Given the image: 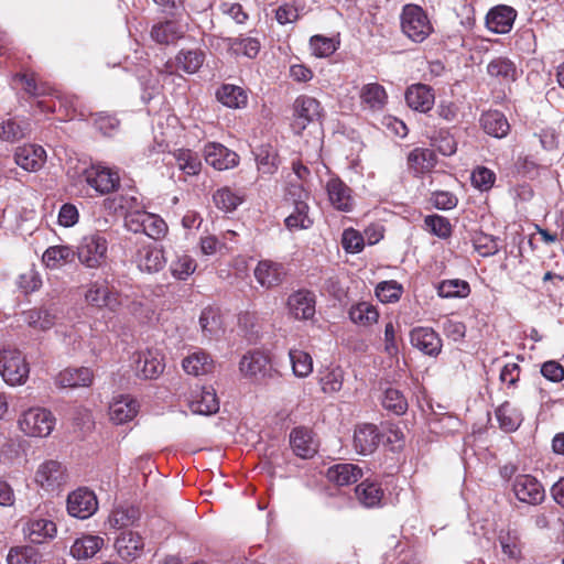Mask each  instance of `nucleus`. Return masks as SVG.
Segmentation results:
<instances>
[{"label":"nucleus","mask_w":564,"mask_h":564,"mask_svg":"<svg viewBox=\"0 0 564 564\" xmlns=\"http://www.w3.org/2000/svg\"><path fill=\"white\" fill-rule=\"evenodd\" d=\"M400 28L401 32L414 43L424 42L434 32L427 12L415 3H406L402 7Z\"/></svg>","instance_id":"obj_1"},{"label":"nucleus","mask_w":564,"mask_h":564,"mask_svg":"<svg viewBox=\"0 0 564 564\" xmlns=\"http://www.w3.org/2000/svg\"><path fill=\"white\" fill-rule=\"evenodd\" d=\"M310 194L301 185H291L285 200L293 206V210L285 218V227L291 230L307 229L313 225V220L308 216L310 206L307 200Z\"/></svg>","instance_id":"obj_2"},{"label":"nucleus","mask_w":564,"mask_h":564,"mask_svg":"<svg viewBox=\"0 0 564 564\" xmlns=\"http://www.w3.org/2000/svg\"><path fill=\"white\" fill-rule=\"evenodd\" d=\"M0 373L10 386H21L26 382L30 373L25 357L18 349L0 350Z\"/></svg>","instance_id":"obj_3"},{"label":"nucleus","mask_w":564,"mask_h":564,"mask_svg":"<svg viewBox=\"0 0 564 564\" xmlns=\"http://www.w3.org/2000/svg\"><path fill=\"white\" fill-rule=\"evenodd\" d=\"M18 425L28 436L46 437L54 430L55 417L44 408H30L21 414Z\"/></svg>","instance_id":"obj_4"},{"label":"nucleus","mask_w":564,"mask_h":564,"mask_svg":"<svg viewBox=\"0 0 564 564\" xmlns=\"http://www.w3.org/2000/svg\"><path fill=\"white\" fill-rule=\"evenodd\" d=\"M108 241L99 235L85 236L77 247L79 262L89 269H98L107 263Z\"/></svg>","instance_id":"obj_5"},{"label":"nucleus","mask_w":564,"mask_h":564,"mask_svg":"<svg viewBox=\"0 0 564 564\" xmlns=\"http://www.w3.org/2000/svg\"><path fill=\"white\" fill-rule=\"evenodd\" d=\"M85 301L98 310L107 308L116 312L121 306V293L108 280L94 281L87 285Z\"/></svg>","instance_id":"obj_6"},{"label":"nucleus","mask_w":564,"mask_h":564,"mask_svg":"<svg viewBox=\"0 0 564 564\" xmlns=\"http://www.w3.org/2000/svg\"><path fill=\"white\" fill-rule=\"evenodd\" d=\"M323 107L321 102L311 96L301 95L293 102L292 129L301 134L308 124L321 121Z\"/></svg>","instance_id":"obj_7"},{"label":"nucleus","mask_w":564,"mask_h":564,"mask_svg":"<svg viewBox=\"0 0 564 564\" xmlns=\"http://www.w3.org/2000/svg\"><path fill=\"white\" fill-rule=\"evenodd\" d=\"M85 182L99 195L116 192L120 186V176L117 171L101 164H91L84 170Z\"/></svg>","instance_id":"obj_8"},{"label":"nucleus","mask_w":564,"mask_h":564,"mask_svg":"<svg viewBox=\"0 0 564 564\" xmlns=\"http://www.w3.org/2000/svg\"><path fill=\"white\" fill-rule=\"evenodd\" d=\"M512 491L519 501L531 506L541 505L545 499L543 485L529 474H521L514 477Z\"/></svg>","instance_id":"obj_9"},{"label":"nucleus","mask_w":564,"mask_h":564,"mask_svg":"<svg viewBox=\"0 0 564 564\" xmlns=\"http://www.w3.org/2000/svg\"><path fill=\"white\" fill-rule=\"evenodd\" d=\"M67 479L66 467L54 459L42 463L35 473V482L46 491L59 489L67 482Z\"/></svg>","instance_id":"obj_10"},{"label":"nucleus","mask_w":564,"mask_h":564,"mask_svg":"<svg viewBox=\"0 0 564 564\" xmlns=\"http://www.w3.org/2000/svg\"><path fill=\"white\" fill-rule=\"evenodd\" d=\"M165 364L156 350L147 349L133 355V370L142 380L158 379L164 371Z\"/></svg>","instance_id":"obj_11"},{"label":"nucleus","mask_w":564,"mask_h":564,"mask_svg":"<svg viewBox=\"0 0 564 564\" xmlns=\"http://www.w3.org/2000/svg\"><path fill=\"white\" fill-rule=\"evenodd\" d=\"M132 259L141 271L148 273L159 272L166 262L162 248L144 241L137 243V250Z\"/></svg>","instance_id":"obj_12"},{"label":"nucleus","mask_w":564,"mask_h":564,"mask_svg":"<svg viewBox=\"0 0 564 564\" xmlns=\"http://www.w3.org/2000/svg\"><path fill=\"white\" fill-rule=\"evenodd\" d=\"M24 536L34 544H43L52 541L57 534L56 523L40 516L30 517L23 524Z\"/></svg>","instance_id":"obj_13"},{"label":"nucleus","mask_w":564,"mask_h":564,"mask_svg":"<svg viewBox=\"0 0 564 564\" xmlns=\"http://www.w3.org/2000/svg\"><path fill=\"white\" fill-rule=\"evenodd\" d=\"M187 405L195 414L212 415L218 412L219 401L213 387H196L187 397Z\"/></svg>","instance_id":"obj_14"},{"label":"nucleus","mask_w":564,"mask_h":564,"mask_svg":"<svg viewBox=\"0 0 564 564\" xmlns=\"http://www.w3.org/2000/svg\"><path fill=\"white\" fill-rule=\"evenodd\" d=\"M98 509V501L94 491L79 488L67 497V511L72 517L87 519Z\"/></svg>","instance_id":"obj_15"},{"label":"nucleus","mask_w":564,"mask_h":564,"mask_svg":"<svg viewBox=\"0 0 564 564\" xmlns=\"http://www.w3.org/2000/svg\"><path fill=\"white\" fill-rule=\"evenodd\" d=\"M316 297L310 290H297L286 301L289 314L295 319L307 321L315 315Z\"/></svg>","instance_id":"obj_16"},{"label":"nucleus","mask_w":564,"mask_h":564,"mask_svg":"<svg viewBox=\"0 0 564 564\" xmlns=\"http://www.w3.org/2000/svg\"><path fill=\"white\" fill-rule=\"evenodd\" d=\"M204 158L215 170L225 171L239 164V155L218 142H208L204 147Z\"/></svg>","instance_id":"obj_17"},{"label":"nucleus","mask_w":564,"mask_h":564,"mask_svg":"<svg viewBox=\"0 0 564 564\" xmlns=\"http://www.w3.org/2000/svg\"><path fill=\"white\" fill-rule=\"evenodd\" d=\"M518 17L514 8L507 4L492 7L486 14V28L496 34H507L512 30L513 23Z\"/></svg>","instance_id":"obj_18"},{"label":"nucleus","mask_w":564,"mask_h":564,"mask_svg":"<svg viewBox=\"0 0 564 564\" xmlns=\"http://www.w3.org/2000/svg\"><path fill=\"white\" fill-rule=\"evenodd\" d=\"M14 162L28 172H37L46 162V151L40 144L24 143L14 150Z\"/></svg>","instance_id":"obj_19"},{"label":"nucleus","mask_w":564,"mask_h":564,"mask_svg":"<svg viewBox=\"0 0 564 564\" xmlns=\"http://www.w3.org/2000/svg\"><path fill=\"white\" fill-rule=\"evenodd\" d=\"M286 273L284 264L272 260L259 261L253 272L257 282L265 289L282 284Z\"/></svg>","instance_id":"obj_20"},{"label":"nucleus","mask_w":564,"mask_h":564,"mask_svg":"<svg viewBox=\"0 0 564 564\" xmlns=\"http://www.w3.org/2000/svg\"><path fill=\"white\" fill-rule=\"evenodd\" d=\"M326 192L332 206L340 212H350L354 207L351 188L338 176H332L326 183Z\"/></svg>","instance_id":"obj_21"},{"label":"nucleus","mask_w":564,"mask_h":564,"mask_svg":"<svg viewBox=\"0 0 564 564\" xmlns=\"http://www.w3.org/2000/svg\"><path fill=\"white\" fill-rule=\"evenodd\" d=\"M47 96L48 98L37 101V108L41 112L56 113L61 121H67L74 117L76 109L72 97L54 95L53 91Z\"/></svg>","instance_id":"obj_22"},{"label":"nucleus","mask_w":564,"mask_h":564,"mask_svg":"<svg viewBox=\"0 0 564 564\" xmlns=\"http://www.w3.org/2000/svg\"><path fill=\"white\" fill-rule=\"evenodd\" d=\"M487 74L501 85H510L519 78L521 70L509 57L497 56L488 63Z\"/></svg>","instance_id":"obj_23"},{"label":"nucleus","mask_w":564,"mask_h":564,"mask_svg":"<svg viewBox=\"0 0 564 564\" xmlns=\"http://www.w3.org/2000/svg\"><path fill=\"white\" fill-rule=\"evenodd\" d=\"M413 347L429 356H437L442 350V339L431 327H415L410 333Z\"/></svg>","instance_id":"obj_24"},{"label":"nucleus","mask_w":564,"mask_h":564,"mask_svg":"<svg viewBox=\"0 0 564 564\" xmlns=\"http://www.w3.org/2000/svg\"><path fill=\"white\" fill-rule=\"evenodd\" d=\"M381 441L377 425L371 423L359 424L354 433V447L358 454L368 455L376 451Z\"/></svg>","instance_id":"obj_25"},{"label":"nucleus","mask_w":564,"mask_h":564,"mask_svg":"<svg viewBox=\"0 0 564 564\" xmlns=\"http://www.w3.org/2000/svg\"><path fill=\"white\" fill-rule=\"evenodd\" d=\"M290 445L294 454L303 459L312 458L317 453L318 447L312 430L303 426L291 431Z\"/></svg>","instance_id":"obj_26"},{"label":"nucleus","mask_w":564,"mask_h":564,"mask_svg":"<svg viewBox=\"0 0 564 564\" xmlns=\"http://www.w3.org/2000/svg\"><path fill=\"white\" fill-rule=\"evenodd\" d=\"M239 368L246 377L263 378L271 370V360L263 351H249L241 358Z\"/></svg>","instance_id":"obj_27"},{"label":"nucleus","mask_w":564,"mask_h":564,"mask_svg":"<svg viewBox=\"0 0 564 564\" xmlns=\"http://www.w3.org/2000/svg\"><path fill=\"white\" fill-rule=\"evenodd\" d=\"M405 101L411 109L425 113L434 106V90L425 84L411 85L406 88Z\"/></svg>","instance_id":"obj_28"},{"label":"nucleus","mask_w":564,"mask_h":564,"mask_svg":"<svg viewBox=\"0 0 564 564\" xmlns=\"http://www.w3.org/2000/svg\"><path fill=\"white\" fill-rule=\"evenodd\" d=\"M118 555L127 561L131 562L141 556L144 549L143 538L133 531H123L116 539L115 543Z\"/></svg>","instance_id":"obj_29"},{"label":"nucleus","mask_w":564,"mask_h":564,"mask_svg":"<svg viewBox=\"0 0 564 564\" xmlns=\"http://www.w3.org/2000/svg\"><path fill=\"white\" fill-rule=\"evenodd\" d=\"M360 106L364 110L378 112L383 110L388 101L386 88L379 83H369L359 91Z\"/></svg>","instance_id":"obj_30"},{"label":"nucleus","mask_w":564,"mask_h":564,"mask_svg":"<svg viewBox=\"0 0 564 564\" xmlns=\"http://www.w3.org/2000/svg\"><path fill=\"white\" fill-rule=\"evenodd\" d=\"M94 380V372L90 368H66L55 377V384L58 388L89 387Z\"/></svg>","instance_id":"obj_31"},{"label":"nucleus","mask_w":564,"mask_h":564,"mask_svg":"<svg viewBox=\"0 0 564 564\" xmlns=\"http://www.w3.org/2000/svg\"><path fill=\"white\" fill-rule=\"evenodd\" d=\"M138 412V401L129 395H120L109 406V417L115 424H124L133 420Z\"/></svg>","instance_id":"obj_32"},{"label":"nucleus","mask_w":564,"mask_h":564,"mask_svg":"<svg viewBox=\"0 0 564 564\" xmlns=\"http://www.w3.org/2000/svg\"><path fill=\"white\" fill-rule=\"evenodd\" d=\"M437 163V156L433 150L415 148L408 154V166L415 175L431 172Z\"/></svg>","instance_id":"obj_33"},{"label":"nucleus","mask_w":564,"mask_h":564,"mask_svg":"<svg viewBox=\"0 0 564 564\" xmlns=\"http://www.w3.org/2000/svg\"><path fill=\"white\" fill-rule=\"evenodd\" d=\"M150 36L158 44L170 45L182 39L184 31L176 21L165 20L152 26Z\"/></svg>","instance_id":"obj_34"},{"label":"nucleus","mask_w":564,"mask_h":564,"mask_svg":"<svg viewBox=\"0 0 564 564\" xmlns=\"http://www.w3.org/2000/svg\"><path fill=\"white\" fill-rule=\"evenodd\" d=\"M482 130L495 138H505L510 131V124L506 116L499 110H489L479 119Z\"/></svg>","instance_id":"obj_35"},{"label":"nucleus","mask_w":564,"mask_h":564,"mask_svg":"<svg viewBox=\"0 0 564 564\" xmlns=\"http://www.w3.org/2000/svg\"><path fill=\"white\" fill-rule=\"evenodd\" d=\"M326 477L338 486H348L362 477V469L355 464H336L327 469Z\"/></svg>","instance_id":"obj_36"},{"label":"nucleus","mask_w":564,"mask_h":564,"mask_svg":"<svg viewBox=\"0 0 564 564\" xmlns=\"http://www.w3.org/2000/svg\"><path fill=\"white\" fill-rule=\"evenodd\" d=\"M345 372L340 366L325 367L318 371L317 380L325 394H335L343 388Z\"/></svg>","instance_id":"obj_37"},{"label":"nucleus","mask_w":564,"mask_h":564,"mask_svg":"<svg viewBox=\"0 0 564 564\" xmlns=\"http://www.w3.org/2000/svg\"><path fill=\"white\" fill-rule=\"evenodd\" d=\"M104 539L86 534L77 538L70 546V554L77 560H87L96 555L104 546Z\"/></svg>","instance_id":"obj_38"},{"label":"nucleus","mask_w":564,"mask_h":564,"mask_svg":"<svg viewBox=\"0 0 564 564\" xmlns=\"http://www.w3.org/2000/svg\"><path fill=\"white\" fill-rule=\"evenodd\" d=\"M216 98L224 106L232 109L245 108L248 104L247 93L239 86L224 84L216 91Z\"/></svg>","instance_id":"obj_39"},{"label":"nucleus","mask_w":564,"mask_h":564,"mask_svg":"<svg viewBox=\"0 0 564 564\" xmlns=\"http://www.w3.org/2000/svg\"><path fill=\"white\" fill-rule=\"evenodd\" d=\"M355 495L360 505L366 508H375L380 506L383 490L380 484L366 479L355 488Z\"/></svg>","instance_id":"obj_40"},{"label":"nucleus","mask_w":564,"mask_h":564,"mask_svg":"<svg viewBox=\"0 0 564 564\" xmlns=\"http://www.w3.org/2000/svg\"><path fill=\"white\" fill-rule=\"evenodd\" d=\"M182 367L186 373L197 377L212 372L214 361L207 352L198 350L184 358Z\"/></svg>","instance_id":"obj_41"},{"label":"nucleus","mask_w":564,"mask_h":564,"mask_svg":"<svg viewBox=\"0 0 564 564\" xmlns=\"http://www.w3.org/2000/svg\"><path fill=\"white\" fill-rule=\"evenodd\" d=\"M495 414L499 423V427L507 433L517 431L521 425V413L508 401H505L501 405H499L496 409Z\"/></svg>","instance_id":"obj_42"},{"label":"nucleus","mask_w":564,"mask_h":564,"mask_svg":"<svg viewBox=\"0 0 564 564\" xmlns=\"http://www.w3.org/2000/svg\"><path fill=\"white\" fill-rule=\"evenodd\" d=\"M74 250L68 246H52L45 250L42 260L50 269H58L74 261Z\"/></svg>","instance_id":"obj_43"},{"label":"nucleus","mask_w":564,"mask_h":564,"mask_svg":"<svg viewBox=\"0 0 564 564\" xmlns=\"http://www.w3.org/2000/svg\"><path fill=\"white\" fill-rule=\"evenodd\" d=\"M349 318L354 324L360 326H370L378 322L379 312L376 306L369 302H358L349 308Z\"/></svg>","instance_id":"obj_44"},{"label":"nucleus","mask_w":564,"mask_h":564,"mask_svg":"<svg viewBox=\"0 0 564 564\" xmlns=\"http://www.w3.org/2000/svg\"><path fill=\"white\" fill-rule=\"evenodd\" d=\"M14 79H18L22 89L33 97L47 96L53 91V88L47 83L41 82L33 72L18 73L14 75Z\"/></svg>","instance_id":"obj_45"},{"label":"nucleus","mask_w":564,"mask_h":564,"mask_svg":"<svg viewBox=\"0 0 564 564\" xmlns=\"http://www.w3.org/2000/svg\"><path fill=\"white\" fill-rule=\"evenodd\" d=\"M205 61L204 51L196 50H181L176 56L175 62L178 68L187 74H195L203 66Z\"/></svg>","instance_id":"obj_46"},{"label":"nucleus","mask_w":564,"mask_h":564,"mask_svg":"<svg viewBox=\"0 0 564 564\" xmlns=\"http://www.w3.org/2000/svg\"><path fill=\"white\" fill-rule=\"evenodd\" d=\"M30 132V122L28 120H18L10 118L0 123V139L8 142H14L24 138Z\"/></svg>","instance_id":"obj_47"},{"label":"nucleus","mask_w":564,"mask_h":564,"mask_svg":"<svg viewBox=\"0 0 564 564\" xmlns=\"http://www.w3.org/2000/svg\"><path fill=\"white\" fill-rule=\"evenodd\" d=\"M213 202L218 209L229 213L235 210L243 202V195L225 186L218 188L213 194Z\"/></svg>","instance_id":"obj_48"},{"label":"nucleus","mask_w":564,"mask_h":564,"mask_svg":"<svg viewBox=\"0 0 564 564\" xmlns=\"http://www.w3.org/2000/svg\"><path fill=\"white\" fill-rule=\"evenodd\" d=\"M381 404L387 411L395 415L405 414L409 408L408 400L403 392L392 387H389L383 391Z\"/></svg>","instance_id":"obj_49"},{"label":"nucleus","mask_w":564,"mask_h":564,"mask_svg":"<svg viewBox=\"0 0 564 564\" xmlns=\"http://www.w3.org/2000/svg\"><path fill=\"white\" fill-rule=\"evenodd\" d=\"M229 50L236 55H243L249 58H254L260 52L261 43L257 37H229Z\"/></svg>","instance_id":"obj_50"},{"label":"nucleus","mask_w":564,"mask_h":564,"mask_svg":"<svg viewBox=\"0 0 564 564\" xmlns=\"http://www.w3.org/2000/svg\"><path fill=\"white\" fill-rule=\"evenodd\" d=\"M437 294L443 299H465L470 294V286L465 280H444L437 285Z\"/></svg>","instance_id":"obj_51"},{"label":"nucleus","mask_w":564,"mask_h":564,"mask_svg":"<svg viewBox=\"0 0 564 564\" xmlns=\"http://www.w3.org/2000/svg\"><path fill=\"white\" fill-rule=\"evenodd\" d=\"M290 361L295 377L306 378L313 372V358L302 349H290Z\"/></svg>","instance_id":"obj_52"},{"label":"nucleus","mask_w":564,"mask_h":564,"mask_svg":"<svg viewBox=\"0 0 564 564\" xmlns=\"http://www.w3.org/2000/svg\"><path fill=\"white\" fill-rule=\"evenodd\" d=\"M178 167L187 175H197L202 170L199 155L189 149H180L174 153Z\"/></svg>","instance_id":"obj_53"},{"label":"nucleus","mask_w":564,"mask_h":564,"mask_svg":"<svg viewBox=\"0 0 564 564\" xmlns=\"http://www.w3.org/2000/svg\"><path fill=\"white\" fill-rule=\"evenodd\" d=\"M258 169L267 174H272L278 169V152L271 144L260 145L256 151Z\"/></svg>","instance_id":"obj_54"},{"label":"nucleus","mask_w":564,"mask_h":564,"mask_svg":"<svg viewBox=\"0 0 564 564\" xmlns=\"http://www.w3.org/2000/svg\"><path fill=\"white\" fill-rule=\"evenodd\" d=\"M41 557L40 552L29 545L13 546L7 555L8 564H36Z\"/></svg>","instance_id":"obj_55"},{"label":"nucleus","mask_w":564,"mask_h":564,"mask_svg":"<svg viewBox=\"0 0 564 564\" xmlns=\"http://www.w3.org/2000/svg\"><path fill=\"white\" fill-rule=\"evenodd\" d=\"M403 286L394 280L379 282L375 289L376 296L382 303H395L403 294Z\"/></svg>","instance_id":"obj_56"},{"label":"nucleus","mask_w":564,"mask_h":564,"mask_svg":"<svg viewBox=\"0 0 564 564\" xmlns=\"http://www.w3.org/2000/svg\"><path fill=\"white\" fill-rule=\"evenodd\" d=\"M431 145L445 156H451L457 151V141L447 129H440L431 138Z\"/></svg>","instance_id":"obj_57"},{"label":"nucleus","mask_w":564,"mask_h":564,"mask_svg":"<svg viewBox=\"0 0 564 564\" xmlns=\"http://www.w3.org/2000/svg\"><path fill=\"white\" fill-rule=\"evenodd\" d=\"M471 241L475 250L481 257H490L499 251L498 238L492 235H488L482 231L476 232L473 236Z\"/></svg>","instance_id":"obj_58"},{"label":"nucleus","mask_w":564,"mask_h":564,"mask_svg":"<svg viewBox=\"0 0 564 564\" xmlns=\"http://www.w3.org/2000/svg\"><path fill=\"white\" fill-rule=\"evenodd\" d=\"M197 263L194 258L188 254H180L172 261L170 270L172 275L177 280H186L195 272Z\"/></svg>","instance_id":"obj_59"},{"label":"nucleus","mask_w":564,"mask_h":564,"mask_svg":"<svg viewBox=\"0 0 564 564\" xmlns=\"http://www.w3.org/2000/svg\"><path fill=\"white\" fill-rule=\"evenodd\" d=\"M339 41L324 35H313L310 40V46L316 57H328L338 48Z\"/></svg>","instance_id":"obj_60"},{"label":"nucleus","mask_w":564,"mask_h":564,"mask_svg":"<svg viewBox=\"0 0 564 564\" xmlns=\"http://www.w3.org/2000/svg\"><path fill=\"white\" fill-rule=\"evenodd\" d=\"M470 181L475 188L488 192L496 182V173L486 166H477L471 172Z\"/></svg>","instance_id":"obj_61"},{"label":"nucleus","mask_w":564,"mask_h":564,"mask_svg":"<svg viewBox=\"0 0 564 564\" xmlns=\"http://www.w3.org/2000/svg\"><path fill=\"white\" fill-rule=\"evenodd\" d=\"M426 228L435 236L442 239H447L452 235L451 221L441 215H429L424 219Z\"/></svg>","instance_id":"obj_62"},{"label":"nucleus","mask_w":564,"mask_h":564,"mask_svg":"<svg viewBox=\"0 0 564 564\" xmlns=\"http://www.w3.org/2000/svg\"><path fill=\"white\" fill-rule=\"evenodd\" d=\"M167 229V225L162 217L156 214H147L143 230L144 235L154 240H160L165 237Z\"/></svg>","instance_id":"obj_63"},{"label":"nucleus","mask_w":564,"mask_h":564,"mask_svg":"<svg viewBox=\"0 0 564 564\" xmlns=\"http://www.w3.org/2000/svg\"><path fill=\"white\" fill-rule=\"evenodd\" d=\"M139 517L138 509L130 508H118L112 511L109 517V522L112 527L118 529L132 524Z\"/></svg>","instance_id":"obj_64"}]
</instances>
